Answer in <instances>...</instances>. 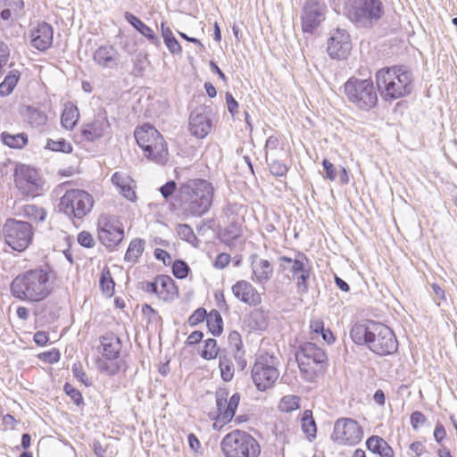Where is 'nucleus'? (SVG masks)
Wrapping results in <instances>:
<instances>
[{
    "instance_id": "19",
    "label": "nucleus",
    "mask_w": 457,
    "mask_h": 457,
    "mask_svg": "<svg viewBox=\"0 0 457 457\" xmlns=\"http://www.w3.org/2000/svg\"><path fill=\"white\" fill-rule=\"evenodd\" d=\"M278 262L280 270L283 272H287V276L290 279L304 273L306 270L311 268L308 258L302 253H297L296 257L294 259L287 256H280Z\"/></svg>"
},
{
    "instance_id": "48",
    "label": "nucleus",
    "mask_w": 457,
    "mask_h": 457,
    "mask_svg": "<svg viewBox=\"0 0 457 457\" xmlns=\"http://www.w3.org/2000/svg\"><path fill=\"white\" fill-rule=\"evenodd\" d=\"M299 408V398L295 395L284 396L279 403L282 411L290 412Z\"/></svg>"
},
{
    "instance_id": "39",
    "label": "nucleus",
    "mask_w": 457,
    "mask_h": 457,
    "mask_svg": "<svg viewBox=\"0 0 457 457\" xmlns=\"http://www.w3.org/2000/svg\"><path fill=\"white\" fill-rule=\"evenodd\" d=\"M240 399L241 396L238 393H235L229 398L226 409H224V411H221V421L223 423H228L233 419V417L236 414V411L239 404Z\"/></svg>"
},
{
    "instance_id": "59",
    "label": "nucleus",
    "mask_w": 457,
    "mask_h": 457,
    "mask_svg": "<svg viewBox=\"0 0 457 457\" xmlns=\"http://www.w3.org/2000/svg\"><path fill=\"white\" fill-rule=\"evenodd\" d=\"M230 262V255L228 253H220L216 257V260L214 262V267L217 269H224L228 265Z\"/></svg>"
},
{
    "instance_id": "52",
    "label": "nucleus",
    "mask_w": 457,
    "mask_h": 457,
    "mask_svg": "<svg viewBox=\"0 0 457 457\" xmlns=\"http://www.w3.org/2000/svg\"><path fill=\"white\" fill-rule=\"evenodd\" d=\"M228 341L229 346L233 349V352L243 350L241 335L237 331H231L228 334Z\"/></svg>"
},
{
    "instance_id": "58",
    "label": "nucleus",
    "mask_w": 457,
    "mask_h": 457,
    "mask_svg": "<svg viewBox=\"0 0 457 457\" xmlns=\"http://www.w3.org/2000/svg\"><path fill=\"white\" fill-rule=\"evenodd\" d=\"M425 421H426V417L422 412L416 411L411 413V424L414 429H416L420 426L423 425L425 423Z\"/></svg>"
},
{
    "instance_id": "24",
    "label": "nucleus",
    "mask_w": 457,
    "mask_h": 457,
    "mask_svg": "<svg viewBox=\"0 0 457 457\" xmlns=\"http://www.w3.org/2000/svg\"><path fill=\"white\" fill-rule=\"evenodd\" d=\"M324 20L320 7L316 4H306L302 16V27L303 32L312 33Z\"/></svg>"
},
{
    "instance_id": "53",
    "label": "nucleus",
    "mask_w": 457,
    "mask_h": 457,
    "mask_svg": "<svg viewBox=\"0 0 457 457\" xmlns=\"http://www.w3.org/2000/svg\"><path fill=\"white\" fill-rule=\"evenodd\" d=\"M207 312L204 308L195 310L188 319V324L192 327L196 326L204 321L207 317Z\"/></svg>"
},
{
    "instance_id": "10",
    "label": "nucleus",
    "mask_w": 457,
    "mask_h": 457,
    "mask_svg": "<svg viewBox=\"0 0 457 457\" xmlns=\"http://www.w3.org/2000/svg\"><path fill=\"white\" fill-rule=\"evenodd\" d=\"M278 359L270 353H260L252 368V378L260 391L271 387L279 376Z\"/></svg>"
},
{
    "instance_id": "45",
    "label": "nucleus",
    "mask_w": 457,
    "mask_h": 457,
    "mask_svg": "<svg viewBox=\"0 0 457 457\" xmlns=\"http://www.w3.org/2000/svg\"><path fill=\"white\" fill-rule=\"evenodd\" d=\"M93 447L97 457H113L116 454V450L110 444L103 445L99 441H95Z\"/></svg>"
},
{
    "instance_id": "54",
    "label": "nucleus",
    "mask_w": 457,
    "mask_h": 457,
    "mask_svg": "<svg viewBox=\"0 0 457 457\" xmlns=\"http://www.w3.org/2000/svg\"><path fill=\"white\" fill-rule=\"evenodd\" d=\"M177 184L174 180H170L166 182L163 186L160 187V193L165 200H168L176 191Z\"/></svg>"
},
{
    "instance_id": "35",
    "label": "nucleus",
    "mask_w": 457,
    "mask_h": 457,
    "mask_svg": "<svg viewBox=\"0 0 457 457\" xmlns=\"http://www.w3.org/2000/svg\"><path fill=\"white\" fill-rule=\"evenodd\" d=\"M241 237V228L237 223H230L225 228L220 235V240L228 246H232L234 242Z\"/></svg>"
},
{
    "instance_id": "31",
    "label": "nucleus",
    "mask_w": 457,
    "mask_h": 457,
    "mask_svg": "<svg viewBox=\"0 0 457 457\" xmlns=\"http://www.w3.org/2000/svg\"><path fill=\"white\" fill-rule=\"evenodd\" d=\"M247 326L253 330H265L268 327L266 314L259 309H255L245 319Z\"/></svg>"
},
{
    "instance_id": "49",
    "label": "nucleus",
    "mask_w": 457,
    "mask_h": 457,
    "mask_svg": "<svg viewBox=\"0 0 457 457\" xmlns=\"http://www.w3.org/2000/svg\"><path fill=\"white\" fill-rule=\"evenodd\" d=\"M63 390L66 393V395L71 398L73 403L78 407L84 406L85 403H84V399H83L81 393L78 389H76L73 386H71L70 383H65V385L63 386Z\"/></svg>"
},
{
    "instance_id": "62",
    "label": "nucleus",
    "mask_w": 457,
    "mask_h": 457,
    "mask_svg": "<svg viewBox=\"0 0 457 457\" xmlns=\"http://www.w3.org/2000/svg\"><path fill=\"white\" fill-rule=\"evenodd\" d=\"M226 104H227L228 110L230 112V114L232 116H235V114L237 111V108H238V104L236 101V99L233 97V96L228 92L226 93Z\"/></svg>"
},
{
    "instance_id": "32",
    "label": "nucleus",
    "mask_w": 457,
    "mask_h": 457,
    "mask_svg": "<svg viewBox=\"0 0 457 457\" xmlns=\"http://www.w3.org/2000/svg\"><path fill=\"white\" fill-rule=\"evenodd\" d=\"M302 423V430L307 436L309 441H312L316 437L317 427L316 423L312 417V411L310 410H306L303 413V417L301 419Z\"/></svg>"
},
{
    "instance_id": "33",
    "label": "nucleus",
    "mask_w": 457,
    "mask_h": 457,
    "mask_svg": "<svg viewBox=\"0 0 457 457\" xmlns=\"http://www.w3.org/2000/svg\"><path fill=\"white\" fill-rule=\"evenodd\" d=\"M20 215L30 220L44 221L46 217L45 209L35 204H26L21 209Z\"/></svg>"
},
{
    "instance_id": "60",
    "label": "nucleus",
    "mask_w": 457,
    "mask_h": 457,
    "mask_svg": "<svg viewBox=\"0 0 457 457\" xmlns=\"http://www.w3.org/2000/svg\"><path fill=\"white\" fill-rule=\"evenodd\" d=\"M164 44L166 45L167 48L171 54H179L182 52L181 46L179 45V41L175 38V37L173 38H170L169 40L164 42Z\"/></svg>"
},
{
    "instance_id": "27",
    "label": "nucleus",
    "mask_w": 457,
    "mask_h": 457,
    "mask_svg": "<svg viewBox=\"0 0 457 457\" xmlns=\"http://www.w3.org/2000/svg\"><path fill=\"white\" fill-rule=\"evenodd\" d=\"M112 184L119 189L126 199L134 202L137 198L136 193L131 187L132 179L123 172L116 171L111 179Z\"/></svg>"
},
{
    "instance_id": "6",
    "label": "nucleus",
    "mask_w": 457,
    "mask_h": 457,
    "mask_svg": "<svg viewBox=\"0 0 457 457\" xmlns=\"http://www.w3.org/2000/svg\"><path fill=\"white\" fill-rule=\"evenodd\" d=\"M347 101L361 111L369 112L378 104V94L370 79L350 78L344 85Z\"/></svg>"
},
{
    "instance_id": "20",
    "label": "nucleus",
    "mask_w": 457,
    "mask_h": 457,
    "mask_svg": "<svg viewBox=\"0 0 457 457\" xmlns=\"http://www.w3.org/2000/svg\"><path fill=\"white\" fill-rule=\"evenodd\" d=\"M252 269V280L258 285H265L273 276V265L266 259L252 254L249 258Z\"/></svg>"
},
{
    "instance_id": "43",
    "label": "nucleus",
    "mask_w": 457,
    "mask_h": 457,
    "mask_svg": "<svg viewBox=\"0 0 457 457\" xmlns=\"http://www.w3.org/2000/svg\"><path fill=\"white\" fill-rule=\"evenodd\" d=\"M46 147L52 151L62 152L66 154H70L73 150L71 143L67 142L64 138H59L57 140L47 139Z\"/></svg>"
},
{
    "instance_id": "57",
    "label": "nucleus",
    "mask_w": 457,
    "mask_h": 457,
    "mask_svg": "<svg viewBox=\"0 0 457 457\" xmlns=\"http://www.w3.org/2000/svg\"><path fill=\"white\" fill-rule=\"evenodd\" d=\"M322 165L324 168V170L326 172L325 177L328 179L329 180H335L337 178V170L333 163H331L328 160L324 159L322 162Z\"/></svg>"
},
{
    "instance_id": "47",
    "label": "nucleus",
    "mask_w": 457,
    "mask_h": 457,
    "mask_svg": "<svg viewBox=\"0 0 457 457\" xmlns=\"http://www.w3.org/2000/svg\"><path fill=\"white\" fill-rule=\"evenodd\" d=\"M99 282L103 292L108 295H112L114 290L115 283L111 276L109 270H103Z\"/></svg>"
},
{
    "instance_id": "56",
    "label": "nucleus",
    "mask_w": 457,
    "mask_h": 457,
    "mask_svg": "<svg viewBox=\"0 0 457 457\" xmlns=\"http://www.w3.org/2000/svg\"><path fill=\"white\" fill-rule=\"evenodd\" d=\"M72 373H73V376L78 380H79L81 383H83L85 386L90 385V383L88 382L87 377L86 373L84 372L80 363L73 364Z\"/></svg>"
},
{
    "instance_id": "55",
    "label": "nucleus",
    "mask_w": 457,
    "mask_h": 457,
    "mask_svg": "<svg viewBox=\"0 0 457 457\" xmlns=\"http://www.w3.org/2000/svg\"><path fill=\"white\" fill-rule=\"evenodd\" d=\"M78 243L87 248H91L95 245V240L92 235L87 231H81L79 233Z\"/></svg>"
},
{
    "instance_id": "17",
    "label": "nucleus",
    "mask_w": 457,
    "mask_h": 457,
    "mask_svg": "<svg viewBox=\"0 0 457 457\" xmlns=\"http://www.w3.org/2000/svg\"><path fill=\"white\" fill-rule=\"evenodd\" d=\"M142 289L149 294H154L162 301H172L178 296V287L174 280L167 275H159L154 281L142 282Z\"/></svg>"
},
{
    "instance_id": "3",
    "label": "nucleus",
    "mask_w": 457,
    "mask_h": 457,
    "mask_svg": "<svg viewBox=\"0 0 457 457\" xmlns=\"http://www.w3.org/2000/svg\"><path fill=\"white\" fill-rule=\"evenodd\" d=\"M50 273L42 268L24 271L11 283V294L21 301L39 302L46 298L53 289Z\"/></svg>"
},
{
    "instance_id": "38",
    "label": "nucleus",
    "mask_w": 457,
    "mask_h": 457,
    "mask_svg": "<svg viewBox=\"0 0 457 457\" xmlns=\"http://www.w3.org/2000/svg\"><path fill=\"white\" fill-rule=\"evenodd\" d=\"M206 322L209 331L215 337L220 336L223 330V321L220 314L217 311L211 312L206 317Z\"/></svg>"
},
{
    "instance_id": "64",
    "label": "nucleus",
    "mask_w": 457,
    "mask_h": 457,
    "mask_svg": "<svg viewBox=\"0 0 457 457\" xmlns=\"http://www.w3.org/2000/svg\"><path fill=\"white\" fill-rule=\"evenodd\" d=\"M34 342L38 345V346H44L47 344L49 338H48V335L44 332V331H37L35 333L34 335Z\"/></svg>"
},
{
    "instance_id": "37",
    "label": "nucleus",
    "mask_w": 457,
    "mask_h": 457,
    "mask_svg": "<svg viewBox=\"0 0 457 457\" xmlns=\"http://www.w3.org/2000/svg\"><path fill=\"white\" fill-rule=\"evenodd\" d=\"M2 141L11 148H22L28 143V137L24 133L12 135L7 132L2 133Z\"/></svg>"
},
{
    "instance_id": "63",
    "label": "nucleus",
    "mask_w": 457,
    "mask_h": 457,
    "mask_svg": "<svg viewBox=\"0 0 457 457\" xmlns=\"http://www.w3.org/2000/svg\"><path fill=\"white\" fill-rule=\"evenodd\" d=\"M234 358L236 360L237 367L243 370L246 367V360L245 358V351L240 350L234 352Z\"/></svg>"
},
{
    "instance_id": "42",
    "label": "nucleus",
    "mask_w": 457,
    "mask_h": 457,
    "mask_svg": "<svg viewBox=\"0 0 457 457\" xmlns=\"http://www.w3.org/2000/svg\"><path fill=\"white\" fill-rule=\"evenodd\" d=\"M178 236L194 246L197 245L198 239L195 235L192 228L187 224H179L176 228Z\"/></svg>"
},
{
    "instance_id": "8",
    "label": "nucleus",
    "mask_w": 457,
    "mask_h": 457,
    "mask_svg": "<svg viewBox=\"0 0 457 457\" xmlns=\"http://www.w3.org/2000/svg\"><path fill=\"white\" fill-rule=\"evenodd\" d=\"M135 138L147 158L160 163L167 155V145L160 132L150 124H144L136 129Z\"/></svg>"
},
{
    "instance_id": "50",
    "label": "nucleus",
    "mask_w": 457,
    "mask_h": 457,
    "mask_svg": "<svg viewBox=\"0 0 457 457\" xmlns=\"http://www.w3.org/2000/svg\"><path fill=\"white\" fill-rule=\"evenodd\" d=\"M189 270V266L184 261L176 260L172 264V273L177 278L183 279L187 278Z\"/></svg>"
},
{
    "instance_id": "21",
    "label": "nucleus",
    "mask_w": 457,
    "mask_h": 457,
    "mask_svg": "<svg viewBox=\"0 0 457 457\" xmlns=\"http://www.w3.org/2000/svg\"><path fill=\"white\" fill-rule=\"evenodd\" d=\"M232 293L238 300L250 306L262 303L261 295L256 288L246 280H239L232 287Z\"/></svg>"
},
{
    "instance_id": "26",
    "label": "nucleus",
    "mask_w": 457,
    "mask_h": 457,
    "mask_svg": "<svg viewBox=\"0 0 457 457\" xmlns=\"http://www.w3.org/2000/svg\"><path fill=\"white\" fill-rule=\"evenodd\" d=\"M109 126L107 118L98 115L92 122L83 126L81 135L87 141H94L102 137Z\"/></svg>"
},
{
    "instance_id": "30",
    "label": "nucleus",
    "mask_w": 457,
    "mask_h": 457,
    "mask_svg": "<svg viewBox=\"0 0 457 457\" xmlns=\"http://www.w3.org/2000/svg\"><path fill=\"white\" fill-rule=\"evenodd\" d=\"M79 118V112L76 105L67 104L61 116V123L66 129L71 130L77 124Z\"/></svg>"
},
{
    "instance_id": "34",
    "label": "nucleus",
    "mask_w": 457,
    "mask_h": 457,
    "mask_svg": "<svg viewBox=\"0 0 457 457\" xmlns=\"http://www.w3.org/2000/svg\"><path fill=\"white\" fill-rule=\"evenodd\" d=\"M20 79V72L13 70L5 76L4 81L0 84V96H9L16 87Z\"/></svg>"
},
{
    "instance_id": "1",
    "label": "nucleus",
    "mask_w": 457,
    "mask_h": 457,
    "mask_svg": "<svg viewBox=\"0 0 457 457\" xmlns=\"http://www.w3.org/2000/svg\"><path fill=\"white\" fill-rule=\"evenodd\" d=\"M352 340L366 345L378 355H390L398 349V341L392 329L380 322L363 320L355 323L350 331Z\"/></svg>"
},
{
    "instance_id": "13",
    "label": "nucleus",
    "mask_w": 457,
    "mask_h": 457,
    "mask_svg": "<svg viewBox=\"0 0 457 457\" xmlns=\"http://www.w3.org/2000/svg\"><path fill=\"white\" fill-rule=\"evenodd\" d=\"M100 343L104 360H100L98 366L107 374L115 375L120 370L119 357L122 347L121 341L113 333H107L100 337Z\"/></svg>"
},
{
    "instance_id": "29",
    "label": "nucleus",
    "mask_w": 457,
    "mask_h": 457,
    "mask_svg": "<svg viewBox=\"0 0 457 457\" xmlns=\"http://www.w3.org/2000/svg\"><path fill=\"white\" fill-rule=\"evenodd\" d=\"M367 449L380 457H395L392 447L378 436H371L366 441Z\"/></svg>"
},
{
    "instance_id": "12",
    "label": "nucleus",
    "mask_w": 457,
    "mask_h": 457,
    "mask_svg": "<svg viewBox=\"0 0 457 457\" xmlns=\"http://www.w3.org/2000/svg\"><path fill=\"white\" fill-rule=\"evenodd\" d=\"M5 243L13 250L22 252L31 245L34 236L30 223L8 219L3 227Z\"/></svg>"
},
{
    "instance_id": "22",
    "label": "nucleus",
    "mask_w": 457,
    "mask_h": 457,
    "mask_svg": "<svg viewBox=\"0 0 457 457\" xmlns=\"http://www.w3.org/2000/svg\"><path fill=\"white\" fill-rule=\"evenodd\" d=\"M93 60L103 69L114 70L118 68L120 54L112 46H101L95 51Z\"/></svg>"
},
{
    "instance_id": "51",
    "label": "nucleus",
    "mask_w": 457,
    "mask_h": 457,
    "mask_svg": "<svg viewBox=\"0 0 457 457\" xmlns=\"http://www.w3.org/2000/svg\"><path fill=\"white\" fill-rule=\"evenodd\" d=\"M269 168L270 173L277 177H283L287 172V165L284 162L278 160H274L270 163H269Z\"/></svg>"
},
{
    "instance_id": "2",
    "label": "nucleus",
    "mask_w": 457,
    "mask_h": 457,
    "mask_svg": "<svg viewBox=\"0 0 457 457\" xmlns=\"http://www.w3.org/2000/svg\"><path fill=\"white\" fill-rule=\"evenodd\" d=\"M213 187L205 179H190L180 185L177 200L181 212L187 217H200L212 204Z\"/></svg>"
},
{
    "instance_id": "41",
    "label": "nucleus",
    "mask_w": 457,
    "mask_h": 457,
    "mask_svg": "<svg viewBox=\"0 0 457 457\" xmlns=\"http://www.w3.org/2000/svg\"><path fill=\"white\" fill-rule=\"evenodd\" d=\"M219 368L221 378L226 381H231L234 378L235 368L230 358L226 355L220 356Z\"/></svg>"
},
{
    "instance_id": "7",
    "label": "nucleus",
    "mask_w": 457,
    "mask_h": 457,
    "mask_svg": "<svg viewBox=\"0 0 457 457\" xmlns=\"http://www.w3.org/2000/svg\"><path fill=\"white\" fill-rule=\"evenodd\" d=\"M225 457H258L261 446L249 433L236 429L227 434L220 442Z\"/></svg>"
},
{
    "instance_id": "5",
    "label": "nucleus",
    "mask_w": 457,
    "mask_h": 457,
    "mask_svg": "<svg viewBox=\"0 0 457 457\" xmlns=\"http://www.w3.org/2000/svg\"><path fill=\"white\" fill-rule=\"evenodd\" d=\"M347 18L359 29L374 27L385 13L381 0H347Z\"/></svg>"
},
{
    "instance_id": "44",
    "label": "nucleus",
    "mask_w": 457,
    "mask_h": 457,
    "mask_svg": "<svg viewBox=\"0 0 457 457\" xmlns=\"http://www.w3.org/2000/svg\"><path fill=\"white\" fill-rule=\"evenodd\" d=\"M312 273V267L305 270L304 273H302L298 276H296L292 280L295 281V287L297 289V292L299 294H306L309 290V285L308 281L310 279Z\"/></svg>"
},
{
    "instance_id": "36",
    "label": "nucleus",
    "mask_w": 457,
    "mask_h": 457,
    "mask_svg": "<svg viewBox=\"0 0 457 457\" xmlns=\"http://www.w3.org/2000/svg\"><path fill=\"white\" fill-rule=\"evenodd\" d=\"M145 249V241L140 238L133 239L125 253V260L130 262H136L137 258L141 256Z\"/></svg>"
},
{
    "instance_id": "16",
    "label": "nucleus",
    "mask_w": 457,
    "mask_h": 457,
    "mask_svg": "<svg viewBox=\"0 0 457 457\" xmlns=\"http://www.w3.org/2000/svg\"><path fill=\"white\" fill-rule=\"evenodd\" d=\"M14 181L22 195L35 196L40 186L37 170L21 164L14 170Z\"/></svg>"
},
{
    "instance_id": "18",
    "label": "nucleus",
    "mask_w": 457,
    "mask_h": 457,
    "mask_svg": "<svg viewBox=\"0 0 457 457\" xmlns=\"http://www.w3.org/2000/svg\"><path fill=\"white\" fill-rule=\"evenodd\" d=\"M352 49L349 34L345 29H337L328 40L327 51L333 59L347 58Z\"/></svg>"
},
{
    "instance_id": "40",
    "label": "nucleus",
    "mask_w": 457,
    "mask_h": 457,
    "mask_svg": "<svg viewBox=\"0 0 457 457\" xmlns=\"http://www.w3.org/2000/svg\"><path fill=\"white\" fill-rule=\"evenodd\" d=\"M27 120L29 122V124L32 126V127H40V126H43L46 123L47 121V116L46 114L45 113V112L37 109V108H34V107H27Z\"/></svg>"
},
{
    "instance_id": "11",
    "label": "nucleus",
    "mask_w": 457,
    "mask_h": 457,
    "mask_svg": "<svg viewBox=\"0 0 457 457\" xmlns=\"http://www.w3.org/2000/svg\"><path fill=\"white\" fill-rule=\"evenodd\" d=\"M93 205V197L87 191L71 189L62 196L59 210L70 218L81 220L91 212Z\"/></svg>"
},
{
    "instance_id": "28",
    "label": "nucleus",
    "mask_w": 457,
    "mask_h": 457,
    "mask_svg": "<svg viewBox=\"0 0 457 457\" xmlns=\"http://www.w3.org/2000/svg\"><path fill=\"white\" fill-rule=\"evenodd\" d=\"M125 20L140 34L146 37L151 44L156 46H160L161 43L159 37L155 35L154 30L150 27L145 25L140 19L136 17L131 12H127L125 13Z\"/></svg>"
},
{
    "instance_id": "15",
    "label": "nucleus",
    "mask_w": 457,
    "mask_h": 457,
    "mask_svg": "<svg viewBox=\"0 0 457 457\" xmlns=\"http://www.w3.org/2000/svg\"><path fill=\"white\" fill-rule=\"evenodd\" d=\"M362 429L353 419L342 418L336 421L331 439L340 445H356L362 438Z\"/></svg>"
},
{
    "instance_id": "46",
    "label": "nucleus",
    "mask_w": 457,
    "mask_h": 457,
    "mask_svg": "<svg viewBox=\"0 0 457 457\" xmlns=\"http://www.w3.org/2000/svg\"><path fill=\"white\" fill-rule=\"evenodd\" d=\"M218 353L217 341L213 338L207 339L204 343L201 356L205 360H212L217 357Z\"/></svg>"
},
{
    "instance_id": "23",
    "label": "nucleus",
    "mask_w": 457,
    "mask_h": 457,
    "mask_svg": "<svg viewBox=\"0 0 457 457\" xmlns=\"http://www.w3.org/2000/svg\"><path fill=\"white\" fill-rule=\"evenodd\" d=\"M53 35L52 26L44 21L40 22L30 32L31 45L39 51H45L52 46Z\"/></svg>"
},
{
    "instance_id": "25",
    "label": "nucleus",
    "mask_w": 457,
    "mask_h": 457,
    "mask_svg": "<svg viewBox=\"0 0 457 457\" xmlns=\"http://www.w3.org/2000/svg\"><path fill=\"white\" fill-rule=\"evenodd\" d=\"M212 129V121L207 114L194 111L189 117V130L197 138H204Z\"/></svg>"
},
{
    "instance_id": "9",
    "label": "nucleus",
    "mask_w": 457,
    "mask_h": 457,
    "mask_svg": "<svg viewBox=\"0 0 457 457\" xmlns=\"http://www.w3.org/2000/svg\"><path fill=\"white\" fill-rule=\"evenodd\" d=\"M295 359L301 372L309 381L314 379L316 374L324 368L328 361L325 351L311 342L299 346L295 352Z\"/></svg>"
},
{
    "instance_id": "61",
    "label": "nucleus",
    "mask_w": 457,
    "mask_h": 457,
    "mask_svg": "<svg viewBox=\"0 0 457 457\" xmlns=\"http://www.w3.org/2000/svg\"><path fill=\"white\" fill-rule=\"evenodd\" d=\"M154 257L157 260L162 261L164 265H170L171 262V256L170 255V253L167 251L161 248L155 249Z\"/></svg>"
},
{
    "instance_id": "14",
    "label": "nucleus",
    "mask_w": 457,
    "mask_h": 457,
    "mask_svg": "<svg viewBox=\"0 0 457 457\" xmlns=\"http://www.w3.org/2000/svg\"><path fill=\"white\" fill-rule=\"evenodd\" d=\"M99 241L108 248L117 246L123 239V228L120 220L113 215L102 214L97 220Z\"/></svg>"
},
{
    "instance_id": "4",
    "label": "nucleus",
    "mask_w": 457,
    "mask_h": 457,
    "mask_svg": "<svg viewBox=\"0 0 457 457\" xmlns=\"http://www.w3.org/2000/svg\"><path fill=\"white\" fill-rule=\"evenodd\" d=\"M375 77L378 91L386 101L396 100L411 93L412 75L402 66L382 68Z\"/></svg>"
}]
</instances>
